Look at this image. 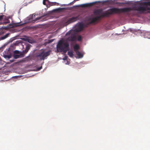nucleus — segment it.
I'll return each instance as SVG.
<instances>
[{
  "mask_svg": "<svg viewBox=\"0 0 150 150\" xmlns=\"http://www.w3.org/2000/svg\"><path fill=\"white\" fill-rule=\"evenodd\" d=\"M10 22L9 20L8 19H7L5 21H4L3 23L5 24H6L7 23H9Z\"/></svg>",
  "mask_w": 150,
  "mask_h": 150,
  "instance_id": "412c9836",
  "label": "nucleus"
},
{
  "mask_svg": "<svg viewBox=\"0 0 150 150\" xmlns=\"http://www.w3.org/2000/svg\"><path fill=\"white\" fill-rule=\"evenodd\" d=\"M150 6V1L144 2L141 3L139 5L137 9H150L149 6Z\"/></svg>",
  "mask_w": 150,
  "mask_h": 150,
  "instance_id": "0eeeda50",
  "label": "nucleus"
},
{
  "mask_svg": "<svg viewBox=\"0 0 150 150\" xmlns=\"http://www.w3.org/2000/svg\"><path fill=\"white\" fill-rule=\"evenodd\" d=\"M27 42L31 43H32V40L29 38L28 39V41Z\"/></svg>",
  "mask_w": 150,
  "mask_h": 150,
  "instance_id": "a878e982",
  "label": "nucleus"
},
{
  "mask_svg": "<svg viewBox=\"0 0 150 150\" xmlns=\"http://www.w3.org/2000/svg\"><path fill=\"white\" fill-rule=\"evenodd\" d=\"M54 40L53 39L49 40L48 42H47V43H49L52 42Z\"/></svg>",
  "mask_w": 150,
  "mask_h": 150,
  "instance_id": "393cba45",
  "label": "nucleus"
},
{
  "mask_svg": "<svg viewBox=\"0 0 150 150\" xmlns=\"http://www.w3.org/2000/svg\"><path fill=\"white\" fill-rule=\"evenodd\" d=\"M74 51L75 52H76V51H78V50L79 49V47L78 45L76 44L74 46Z\"/></svg>",
  "mask_w": 150,
  "mask_h": 150,
  "instance_id": "ddd939ff",
  "label": "nucleus"
},
{
  "mask_svg": "<svg viewBox=\"0 0 150 150\" xmlns=\"http://www.w3.org/2000/svg\"><path fill=\"white\" fill-rule=\"evenodd\" d=\"M13 57L15 59H18L20 57V55L18 54H14L13 55Z\"/></svg>",
  "mask_w": 150,
  "mask_h": 150,
  "instance_id": "dca6fc26",
  "label": "nucleus"
},
{
  "mask_svg": "<svg viewBox=\"0 0 150 150\" xmlns=\"http://www.w3.org/2000/svg\"><path fill=\"white\" fill-rule=\"evenodd\" d=\"M4 15L0 16V21H1L3 19Z\"/></svg>",
  "mask_w": 150,
  "mask_h": 150,
  "instance_id": "b1692460",
  "label": "nucleus"
},
{
  "mask_svg": "<svg viewBox=\"0 0 150 150\" xmlns=\"http://www.w3.org/2000/svg\"><path fill=\"white\" fill-rule=\"evenodd\" d=\"M9 35L10 34L9 33H7L5 35L0 37V40H2L5 39L8 37Z\"/></svg>",
  "mask_w": 150,
  "mask_h": 150,
  "instance_id": "9b49d317",
  "label": "nucleus"
},
{
  "mask_svg": "<svg viewBox=\"0 0 150 150\" xmlns=\"http://www.w3.org/2000/svg\"><path fill=\"white\" fill-rule=\"evenodd\" d=\"M110 9H131L130 8H122L120 9L115 8H111Z\"/></svg>",
  "mask_w": 150,
  "mask_h": 150,
  "instance_id": "2eb2a0df",
  "label": "nucleus"
},
{
  "mask_svg": "<svg viewBox=\"0 0 150 150\" xmlns=\"http://www.w3.org/2000/svg\"><path fill=\"white\" fill-rule=\"evenodd\" d=\"M71 11L72 13V15L74 16L71 18L69 19L66 22L65 24L66 25H68L69 24L71 23H73L76 21L79 16L81 13L79 11V10H72Z\"/></svg>",
  "mask_w": 150,
  "mask_h": 150,
  "instance_id": "20e7f679",
  "label": "nucleus"
},
{
  "mask_svg": "<svg viewBox=\"0 0 150 150\" xmlns=\"http://www.w3.org/2000/svg\"><path fill=\"white\" fill-rule=\"evenodd\" d=\"M68 54L70 57H72L74 56V54L72 51H70L68 52Z\"/></svg>",
  "mask_w": 150,
  "mask_h": 150,
  "instance_id": "4468645a",
  "label": "nucleus"
},
{
  "mask_svg": "<svg viewBox=\"0 0 150 150\" xmlns=\"http://www.w3.org/2000/svg\"><path fill=\"white\" fill-rule=\"evenodd\" d=\"M77 40L79 41H81L82 40L81 37V36H79L78 37Z\"/></svg>",
  "mask_w": 150,
  "mask_h": 150,
  "instance_id": "4be33fe9",
  "label": "nucleus"
},
{
  "mask_svg": "<svg viewBox=\"0 0 150 150\" xmlns=\"http://www.w3.org/2000/svg\"><path fill=\"white\" fill-rule=\"evenodd\" d=\"M4 57L5 58H7L8 59L10 58L11 57V54L9 55H5L4 56Z\"/></svg>",
  "mask_w": 150,
  "mask_h": 150,
  "instance_id": "f3484780",
  "label": "nucleus"
},
{
  "mask_svg": "<svg viewBox=\"0 0 150 150\" xmlns=\"http://www.w3.org/2000/svg\"><path fill=\"white\" fill-rule=\"evenodd\" d=\"M66 35H69L67 39L70 41H75L76 40V37L75 33L73 31H69L67 32Z\"/></svg>",
  "mask_w": 150,
  "mask_h": 150,
  "instance_id": "423d86ee",
  "label": "nucleus"
},
{
  "mask_svg": "<svg viewBox=\"0 0 150 150\" xmlns=\"http://www.w3.org/2000/svg\"><path fill=\"white\" fill-rule=\"evenodd\" d=\"M54 9H69L68 8H57Z\"/></svg>",
  "mask_w": 150,
  "mask_h": 150,
  "instance_id": "a211bd4d",
  "label": "nucleus"
},
{
  "mask_svg": "<svg viewBox=\"0 0 150 150\" xmlns=\"http://www.w3.org/2000/svg\"><path fill=\"white\" fill-rule=\"evenodd\" d=\"M14 61L13 60H11L10 61L11 62H13Z\"/></svg>",
  "mask_w": 150,
  "mask_h": 150,
  "instance_id": "c756f323",
  "label": "nucleus"
},
{
  "mask_svg": "<svg viewBox=\"0 0 150 150\" xmlns=\"http://www.w3.org/2000/svg\"><path fill=\"white\" fill-rule=\"evenodd\" d=\"M148 38H150L149 37H148Z\"/></svg>",
  "mask_w": 150,
  "mask_h": 150,
  "instance_id": "7c9ffc66",
  "label": "nucleus"
},
{
  "mask_svg": "<svg viewBox=\"0 0 150 150\" xmlns=\"http://www.w3.org/2000/svg\"><path fill=\"white\" fill-rule=\"evenodd\" d=\"M145 36L148 35H150V33L149 32H147L145 34Z\"/></svg>",
  "mask_w": 150,
  "mask_h": 150,
  "instance_id": "cd10ccee",
  "label": "nucleus"
},
{
  "mask_svg": "<svg viewBox=\"0 0 150 150\" xmlns=\"http://www.w3.org/2000/svg\"><path fill=\"white\" fill-rule=\"evenodd\" d=\"M68 57L67 56H66L64 57L63 58V59L64 60H67V59Z\"/></svg>",
  "mask_w": 150,
  "mask_h": 150,
  "instance_id": "bb28decb",
  "label": "nucleus"
},
{
  "mask_svg": "<svg viewBox=\"0 0 150 150\" xmlns=\"http://www.w3.org/2000/svg\"><path fill=\"white\" fill-rule=\"evenodd\" d=\"M31 46V45L29 44L26 45L25 46V50H23V52L25 54L26 53L30 50Z\"/></svg>",
  "mask_w": 150,
  "mask_h": 150,
  "instance_id": "9d476101",
  "label": "nucleus"
},
{
  "mask_svg": "<svg viewBox=\"0 0 150 150\" xmlns=\"http://www.w3.org/2000/svg\"><path fill=\"white\" fill-rule=\"evenodd\" d=\"M29 39V37H26L25 38H22V40L24 41H26L27 42L28 41Z\"/></svg>",
  "mask_w": 150,
  "mask_h": 150,
  "instance_id": "6ab92c4d",
  "label": "nucleus"
},
{
  "mask_svg": "<svg viewBox=\"0 0 150 150\" xmlns=\"http://www.w3.org/2000/svg\"><path fill=\"white\" fill-rule=\"evenodd\" d=\"M64 6H65L66 5H64Z\"/></svg>",
  "mask_w": 150,
  "mask_h": 150,
  "instance_id": "2f4dec72",
  "label": "nucleus"
},
{
  "mask_svg": "<svg viewBox=\"0 0 150 150\" xmlns=\"http://www.w3.org/2000/svg\"><path fill=\"white\" fill-rule=\"evenodd\" d=\"M42 68V66H41V67H39V68L38 70H40Z\"/></svg>",
  "mask_w": 150,
  "mask_h": 150,
  "instance_id": "c85d7f7f",
  "label": "nucleus"
},
{
  "mask_svg": "<svg viewBox=\"0 0 150 150\" xmlns=\"http://www.w3.org/2000/svg\"><path fill=\"white\" fill-rule=\"evenodd\" d=\"M49 14H46L39 17L36 18V21L40 20L41 21H44L47 20L49 18Z\"/></svg>",
  "mask_w": 150,
  "mask_h": 150,
  "instance_id": "1a4fd4ad",
  "label": "nucleus"
},
{
  "mask_svg": "<svg viewBox=\"0 0 150 150\" xmlns=\"http://www.w3.org/2000/svg\"><path fill=\"white\" fill-rule=\"evenodd\" d=\"M51 50H49L45 52V50H42L41 52L38 53L36 55V57L40 60H44L46 57L49 56L50 54Z\"/></svg>",
  "mask_w": 150,
  "mask_h": 150,
  "instance_id": "39448f33",
  "label": "nucleus"
},
{
  "mask_svg": "<svg viewBox=\"0 0 150 150\" xmlns=\"http://www.w3.org/2000/svg\"><path fill=\"white\" fill-rule=\"evenodd\" d=\"M103 10H95L93 12L95 17L89 18L88 19L89 22L85 25L82 23H79L76 28L77 31H80L84 27H88L90 24L100 21L102 18L114 13L118 14L122 17H129L133 16L139 17V10H110V11L108 10L105 12H103Z\"/></svg>",
  "mask_w": 150,
  "mask_h": 150,
  "instance_id": "f257e3e1",
  "label": "nucleus"
},
{
  "mask_svg": "<svg viewBox=\"0 0 150 150\" xmlns=\"http://www.w3.org/2000/svg\"><path fill=\"white\" fill-rule=\"evenodd\" d=\"M19 53V52L18 51V50H15L14 52V54H18Z\"/></svg>",
  "mask_w": 150,
  "mask_h": 150,
  "instance_id": "5701e85b",
  "label": "nucleus"
},
{
  "mask_svg": "<svg viewBox=\"0 0 150 150\" xmlns=\"http://www.w3.org/2000/svg\"><path fill=\"white\" fill-rule=\"evenodd\" d=\"M62 10H52V12H62Z\"/></svg>",
  "mask_w": 150,
  "mask_h": 150,
  "instance_id": "aec40b11",
  "label": "nucleus"
},
{
  "mask_svg": "<svg viewBox=\"0 0 150 150\" xmlns=\"http://www.w3.org/2000/svg\"><path fill=\"white\" fill-rule=\"evenodd\" d=\"M56 3L52 2L50 1L49 0H43V4L46 6L47 8L50 6L55 5Z\"/></svg>",
  "mask_w": 150,
  "mask_h": 150,
  "instance_id": "6e6552de",
  "label": "nucleus"
},
{
  "mask_svg": "<svg viewBox=\"0 0 150 150\" xmlns=\"http://www.w3.org/2000/svg\"><path fill=\"white\" fill-rule=\"evenodd\" d=\"M76 54L78 56L79 58H81L83 56V54L81 53L79 51H77L76 52Z\"/></svg>",
  "mask_w": 150,
  "mask_h": 150,
  "instance_id": "f8f14e48",
  "label": "nucleus"
},
{
  "mask_svg": "<svg viewBox=\"0 0 150 150\" xmlns=\"http://www.w3.org/2000/svg\"><path fill=\"white\" fill-rule=\"evenodd\" d=\"M98 3H101L102 5L107 6L109 7H111L115 4V2L111 0H108L102 1H97L93 2L86 3L81 5H78L74 6L71 8L76 9L77 8H88L92 7L95 4Z\"/></svg>",
  "mask_w": 150,
  "mask_h": 150,
  "instance_id": "f03ea898",
  "label": "nucleus"
},
{
  "mask_svg": "<svg viewBox=\"0 0 150 150\" xmlns=\"http://www.w3.org/2000/svg\"><path fill=\"white\" fill-rule=\"evenodd\" d=\"M69 44L67 42H64L63 40H60L58 42L57 45V49L58 52H63L66 53L67 51L69 50Z\"/></svg>",
  "mask_w": 150,
  "mask_h": 150,
  "instance_id": "7ed1b4c3",
  "label": "nucleus"
}]
</instances>
